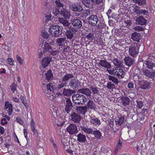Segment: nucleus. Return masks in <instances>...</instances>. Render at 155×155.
Wrapping results in <instances>:
<instances>
[{
  "label": "nucleus",
  "mask_w": 155,
  "mask_h": 155,
  "mask_svg": "<svg viewBox=\"0 0 155 155\" xmlns=\"http://www.w3.org/2000/svg\"><path fill=\"white\" fill-rule=\"evenodd\" d=\"M59 22L63 25L65 28L67 29L65 32V35L68 38L71 39L73 37V33L72 31L73 28L72 27L69 26L70 24L66 20L64 19L63 18H59Z\"/></svg>",
  "instance_id": "nucleus-1"
},
{
  "label": "nucleus",
  "mask_w": 155,
  "mask_h": 155,
  "mask_svg": "<svg viewBox=\"0 0 155 155\" xmlns=\"http://www.w3.org/2000/svg\"><path fill=\"white\" fill-rule=\"evenodd\" d=\"M61 28L57 25L51 26L49 29V31L51 35L55 37H59L62 35Z\"/></svg>",
  "instance_id": "nucleus-2"
},
{
  "label": "nucleus",
  "mask_w": 155,
  "mask_h": 155,
  "mask_svg": "<svg viewBox=\"0 0 155 155\" xmlns=\"http://www.w3.org/2000/svg\"><path fill=\"white\" fill-rule=\"evenodd\" d=\"M80 128L86 134H93L95 137L97 139H100L101 137V134L99 130H93L91 128H87L85 126L80 125Z\"/></svg>",
  "instance_id": "nucleus-3"
},
{
  "label": "nucleus",
  "mask_w": 155,
  "mask_h": 155,
  "mask_svg": "<svg viewBox=\"0 0 155 155\" xmlns=\"http://www.w3.org/2000/svg\"><path fill=\"white\" fill-rule=\"evenodd\" d=\"M139 52V48L137 44L136 43H134L129 48V54L133 57H136Z\"/></svg>",
  "instance_id": "nucleus-4"
},
{
  "label": "nucleus",
  "mask_w": 155,
  "mask_h": 155,
  "mask_svg": "<svg viewBox=\"0 0 155 155\" xmlns=\"http://www.w3.org/2000/svg\"><path fill=\"white\" fill-rule=\"evenodd\" d=\"M81 83L77 79H71L69 81L68 85L74 89L81 87Z\"/></svg>",
  "instance_id": "nucleus-5"
},
{
  "label": "nucleus",
  "mask_w": 155,
  "mask_h": 155,
  "mask_svg": "<svg viewBox=\"0 0 155 155\" xmlns=\"http://www.w3.org/2000/svg\"><path fill=\"white\" fill-rule=\"evenodd\" d=\"M75 110L77 112L81 115H84L86 113L87 111V107L86 106H76Z\"/></svg>",
  "instance_id": "nucleus-6"
},
{
  "label": "nucleus",
  "mask_w": 155,
  "mask_h": 155,
  "mask_svg": "<svg viewBox=\"0 0 155 155\" xmlns=\"http://www.w3.org/2000/svg\"><path fill=\"white\" fill-rule=\"evenodd\" d=\"M51 58L48 57L45 58L43 59L41 61L42 66L41 67V71L42 72L44 73L45 72V70H43V69H44L48 66L51 61Z\"/></svg>",
  "instance_id": "nucleus-7"
},
{
  "label": "nucleus",
  "mask_w": 155,
  "mask_h": 155,
  "mask_svg": "<svg viewBox=\"0 0 155 155\" xmlns=\"http://www.w3.org/2000/svg\"><path fill=\"white\" fill-rule=\"evenodd\" d=\"M70 115L72 121L76 123H79L82 118L80 115L74 112L71 113Z\"/></svg>",
  "instance_id": "nucleus-8"
},
{
  "label": "nucleus",
  "mask_w": 155,
  "mask_h": 155,
  "mask_svg": "<svg viewBox=\"0 0 155 155\" xmlns=\"http://www.w3.org/2000/svg\"><path fill=\"white\" fill-rule=\"evenodd\" d=\"M66 101V104L65 105V110L67 114L70 115V112L73 111V106L71 101L69 98H67Z\"/></svg>",
  "instance_id": "nucleus-9"
},
{
  "label": "nucleus",
  "mask_w": 155,
  "mask_h": 155,
  "mask_svg": "<svg viewBox=\"0 0 155 155\" xmlns=\"http://www.w3.org/2000/svg\"><path fill=\"white\" fill-rule=\"evenodd\" d=\"M68 132L71 134L77 133L78 130L76 125L74 124H71L67 128Z\"/></svg>",
  "instance_id": "nucleus-10"
},
{
  "label": "nucleus",
  "mask_w": 155,
  "mask_h": 155,
  "mask_svg": "<svg viewBox=\"0 0 155 155\" xmlns=\"http://www.w3.org/2000/svg\"><path fill=\"white\" fill-rule=\"evenodd\" d=\"M122 68L116 67L115 69L114 74L119 78H122L124 76L125 73L124 72L123 69Z\"/></svg>",
  "instance_id": "nucleus-11"
},
{
  "label": "nucleus",
  "mask_w": 155,
  "mask_h": 155,
  "mask_svg": "<svg viewBox=\"0 0 155 155\" xmlns=\"http://www.w3.org/2000/svg\"><path fill=\"white\" fill-rule=\"evenodd\" d=\"M98 19L97 16L93 15L89 17V23L93 26H95L97 24Z\"/></svg>",
  "instance_id": "nucleus-12"
},
{
  "label": "nucleus",
  "mask_w": 155,
  "mask_h": 155,
  "mask_svg": "<svg viewBox=\"0 0 155 155\" xmlns=\"http://www.w3.org/2000/svg\"><path fill=\"white\" fill-rule=\"evenodd\" d=\"M5 109L7 110L8 114L10 115L13 111V107L12 104L8 101H6L5 103Z\"/></svg>",
  "instance_id": "nucleus-13"
},
{
  "label": "nucleus",
  "mask_w": 155,
  "mask_h": 155,
  "mask_svg": "<svg viewBox=\"0 0 155 155\" xmlns=\"http://www.w3.org/2000/svg\"><path fill=\"white\" fill-rule=\"evenodd\" d=\"M112 61L114 65L117 66L116 67L122 68H124V62L122 61L118 60L117 58H115L112 60Z\"/></svg>",
  "instance_id": "nucleus-14"
},
{
  "label": "nucleus",
  "mask_w": 155,
  "mask_h": 155,
  "mask_svg": "<svg viewBox=\"0 0 155 155\" xmlns=\"http://www.w3.org/2000/svg\"><path fill=\"white\" fill-rule=\"evenodd\" d=\"M53 45V43L51 42L50 43H48L47 42H45L42 48L44 49L45 51L49 52L50 51H52L53 47L52 45Z\"/></svg>",
  "instance_id": "nucleus-15"
},
{
  "label": "nucleus",
  "mask_w": 155,
  "mask_h": 155,
  "mask_svg": "<svg viewBox=\"0 0 155 155\" xmlns=\"http://www.w3.org/2000/svg\"><path fill=\"white\" fill-rule=\"evenodd\" d=\"M99 66H101L107 69H110L111 67V65L108 62L104 60H101L99 61L98 63Z\"/></svg>",
  "instance_id": "nucleus-16"
},
{
  "label": "nucleus",
  "mask_w": 155,
  "mask_h": 155,
  "mask_svg": "<svg viewBox=\"0 0 155 155\" xmlns=\"http://www.w3.org/2000/svg\"><path fill=\"white\" fill-rule=\"evenodd\" d=\"M77 140L81 143H84L86 141V136L84 134L83 132L80 133L77 136Z\"/></svg>",
  "instance_id": "nucleus-17"
},
{
  "label": "nucleus",
  "mask_w": 155,
  "mask_h": 155,
  "mask_svg": "<svg viewBox=\"0 0 155 155\" xmlns=\"http://www.w3.org/2000/svg\"><path fill=\"white\" fill-rule=\"evenodd\" d=\"M70 8L74 12H81L83 10L82 7L80 6L76 5L74 4H72L69 5Z\"/></svg>",
  "instance_id": "nucleus-18"
},
{
  "label": "nucleus",
  "mask_w": 155,
  "mask_h": 155,
  "mask_svg": "<svg viewBox=\"0 0 155 155\" xmlns=\"http://www.w3.org/2000/svg\"><path fill=\"white\" fill-rule=\"evenodd\" d=\"M61 14L66 19H69L70 17V13L66 8H63L61 11Z\"/></svg>",
  "instance_id": "nucleus-19"
},
{
  "label": "nucleus",
  "mask_w": 155,
  "mask_h": 155,
  "mask_svg": "<svg viewBox=\"0 0 155 155\" xmlns=\"http://www.w3.org/2000/svg\"><path fill=\"white\" fill-rule=\"evenodd\" d=\"M130 100L128 97H121L119 101V102L124 106L129 104Z\"/></svg>",
  "instance_id": "nucleus-20"
},
{
  "label": "nucleus",
  "mask_w": 155,
  "mask_h": 155,
  "mask_svg": "<svg viewBox=\"0 0 155 155\" xmlns=\"http://www.w3.org/2000/svg\"><path fill=\"white\" fill-rule=\"evenodd\" d=\"M35 124L33 121V119H32L30 124L31 130L33 132V134L35 135V136L36 137H38V133L37 130L35 128Z\"/></svg>",
  "instance_id": "nucleus-21"
},
{
  "label": "nucleus",
  "mask_w": 155,
  "mask_h": 155,
  "mask_svg": "<svg viewBox=\"0 0 155 155\" xmlns=\"http://www.w3.org/2000/svg\"><path fill=\"white\" fill-rule=\"evenodd\" d=\"M79 93H81L85 94L86 96H91V90L88 88L82 89L78 90Z\"/></svg>",
  "instance_id": "nucleus-22"
},
{
  "label": "nucleus",
  "mask_w": 155,
  "mask_h": 155,
  "mask_svg": "<svg viewBox=\"0 0 155 155\" xmlns=\"http://www.w3.org/2000/svg\"><path fill=\"white\" fill-rule=\"evenodd\" d=\"M66 38H58L56 40V43L58 46H63L66 42Z\"/></svg>",
  "instance_id": "nucleus-23"
},
{
  "label": "nucleus",
  "mask_w": 155,
  "mask_h": 155,
  "mask_svg": "<svg viewBox=\"0 0 155 155\" xmlns=\"http://www.w3.org/2000/svg\"><path fill=\"white\" fill-rule=\"evenodd\" d=\"M90 123L95 125L99 126L101 124L100 120L95 117H91L90 120Z\"/></svg>",
  "instance_id": "nucleus-24"
},
{
  "label": "nucleus",
  "mask_w": 155,
  "mask_h": 155,
  "mask_svg": "<svg viewBox=\"0 0 155 155\" xmlns=\"http://www.w3.org/2000/svg\"><path fill=\"white\" fill-rule=\"evenodd\" d=\"M131 38L134 41L138 42L140 39V34L134 32L131 35Z\"/></svg>",
  "instance_id": "nucleus-25"
},
{
  "label": "nucleus",
  "mask_w": 155,
  "mask_h": 155,
  "mask_svg": "<svg viewBox=\"0 0 155 155\" xmlns=\"http://www.w3.org/2000/svg\"><path fill=\"white\" fill-rule=\"evenodd\" d=\"M73 25L76 28H80L82 26L81 21L78 19L74 20L72 23Z\"/></svg>",
  "instance_id": "nucleus-26"
},
{
  "label": "nucleus",
  "mask_w": 155,
  "mask_h": 155,
  "mask_svg": "<svg viewBox=\"0 0 155 155\" xmlns=\"http://www.w3.org/2000/svg\"><path fill=\"white\" fill-rule=\"evenodd\" d=\"M124 61L126 64L129 66H131L134 62V60L131 59L129 57H125Z\"/></svg>",
  "instance_id": "nucleus-27"
},
{
  "label": "nucleus",
  "mask_w": 155,
  "mask_h": 155,
  "mask_svg": "<svg viewBox=\"0 0 155 155\" xmlns=\"http://www.w3.org/2000/svg\"><path fill=\"white\" fill-rule=\"evenodd\" d=\"M75 93V91L70 89H64L63 91V93L64 96H69L74 93Z\"/></svg>",
  "instance_id": "nucleus-28"
},
{
  "label": "nucleus",
  "mask_w": 155,
  "mask_h": 155,
  "mask_svg": "<svg viewBox=\"0 0 155 155\" xmlns=\"http://www.w3.org/2000/svg\"><path fill=\"white\" fill-rule=\"evenodd\" d=\"M136 23L137 24L140 25H145V19L142 16H140L137 18L136 20Z\"/></svg>",
  "instance_id": "nucleus-29"
},
{
  "label": "nucleus",
  "mask_w": 155,
  "mask_h": 155,
  "mask_svg": "<svg viewBox=\"0 0 155 155\" xmlns=\"http://www.w3.org/2000/svg\"><path fill=\"white\" fill-rule=\"evenodd\" d=\"M74 77L73 74H67L64 75L62 78V81L63 82H66L68 80Z\"/></svg>",
  "instance_id": "nucleus-30"
},
{
  "label": "nucleus",
  "mask_w": 155,
  "mask_h": 155,
  "mask_svg": "<svg viewBox=\"0 0 155 155\" xmlns=\"http://www.w3.org/2000/svg\"><path fill=\"white\" fill-rule=\"evenodd\" d=\"M82 2L87 8H92L93 7V5L91 2L90 0H83Z\"/></svg>",
  "instance_id": "nucleus-31"
},
{
  "label": "nucleus",
  "mask_w": 155,
  "mask_h": 155,
  "mask_svg": "<svg viewBox=\"0 0 155 155\" xmlns=\"http://www.w3.org/2000/svg\"><path fill=\"white\" fill-rule=\"evenodd\" d=\"M46 78L48 80L51 79L53 78V75L51 70H49L45 74Z\"/></svg>",
  "instance_id": "nucleus-32"
},
{
  "label": "nucleus",
  "mask_w": 155,
  "mask_h": 155,
  "mask_svg": "<svg viewBox=\"0 0 155 155\" xmlns=\"http://www.w3.org/2000/svg\"><path fill=\"white\" fill-rule=\"evenodd\" d=\"M108 78L109 80L111 81L116 84H117L119 82L118 79L114 76L109 75L108 76Z\"/></svg>",
  "instance_id": "nucleus-33"
},
{
  "label": "nucleus",
  "mask_w": 155,
  "mask_h": 155,
  "mask_svg": "<svg viewBox=\"0 0 155 155\" xmlns=\"http://www.w3.org/2000/svg\"><path fill=\"white\" fill-rule=\"evenodd\" d=\"M124 118L123 117H118V119L117 120V124L119 126H121L124 121Z\"/></svg>",
  "instance_id": "nucleus-34"
},
{
  "label": "nucleus",
  "mask_w": 155,
  "mask_h": 155,
  "mask_svg": "<svg viewBox=\"0 0 155 155\" xmlns=\"http://www.w3.org/2000/svg\"><path fill=\"white\" fill-rule=\"evenodd\" d=\"M115 85L112 84L111 82H108L107 84V87L109 90H113L115 88Z\"/></svg>",
  "instance_id": "nucleus-35"
},
{
  "label": "nucleus",
  "mask_w": 155,
  "mask_h": 155,
  "mask_svg": "<svg viewBox=\"0 0 155 155\" xmlns=\"http://www.w3.org/2000/svg\"><path fill=\"white\" fill-rule=\"evenodd\" d=\"M122 143L121 141L120 140H119L118 142L117 143L116 146L115 148V150L116 151H117L119 149H120L122 147Z\"/></svg>",
  "instance_id": "nucleus-36"
},
{
  "label": "nucleus",
  "mask_w": 155,
  "mask_h": 155,
  "mask_svg": "<svg viewBox=\"0 0 155 155\" xmlns=\"http://www.w3.org/2000/svg\"><path fill=\"white\" fill-rule=\"evenodd\" d=\"M16 87L17 85L15 83H14L12 84L10 86L11 90L13 93L15 91H16Z\"/></svg>",
  "instance_id": "nucleus-37"
},
{
  "label": "nucleus",
  "mask_w": 155,
  "mask_h": 155,
  "mask_svg": "<svg viewBox=\"0 0 155 155\" xmlns=\"http://www.w3.org/2000/svg\"><path fill=\"white\" fill-rule=\"evenodd\" d=\"M73 101L76 104H80V99L81 97H72Z\"/></svg>",
  "instance_id": "nucleus-38"
},
{
  "label": "nucleus",
  "mask_w": 155,
  "mask_h": 155,
  "mask_svg": "<svg viewBox=\"0 0 155 155\" xmlns=\"http://www.w3.org/2000/svg\"><path fill=\"white\" fill-rule=\"evenodd\" d=\"M139 87L140 88L144 89L145 88V82L144 81H140L139 83Z\"/></svg>",
  "instance_id": "nucleus-39"
},
{
  "label": "nucleus",
  "mask_w": 155,
  "mask_h": 155,
  "mask_svg": "<svg viewBox=\"0 0 155 155\" xmlns=\"http://www.w3.org/2000/svg\"><path fill=\"white\" fill-rule=\"evenodd\" d=\"M16 57L17 61L20 64L22 65L23 63V61L22 59L18 55H16Z\"/></svg>",
  "instance_id": "nucleus-40"
},
{
  "label": "nucleus",
  "mask_w": 155,
  "mask_h": 155,
  "mask_svg": "<svg viewBox=\"0 0 155 155\" xmlns=\"http://www.w3.org/2000/svg\"><path fill=\"white\" fill-rule=\"evenodd\" d=\"M8 64L10 65L13 66L14 65L15 61L13 59L11 58H8L7 59Z\"/></svg>",
  "instance_id": "nucleus-41"
},
{
  "label": "nucleus",
  "mask_w": 155,
  "mask_h": 155,
  "mask_svg": "<svg viewBox=\"0 0 155 155\" xmlns=\"http://www.w3.org/2000/svg\"><path fill=\"white\" fill-rule=\"evenodd\" d=\"M55 3L56 5V6L58 8L62 7L63 8L64 5L63 4L61 3V2L59 0H56L55 1Z\"/></svg>",
  "instance_id": "nucleus-42"
},
{
  "label": "nucleus",
  "mask_w": 155,
  "mask_h": 155,
  "mask_svg": "<svg viewBox=\"0 0 155 155\" xmlns=\"http://www.w3.org/2000/svg\"><path fill=\"white\" fill-rule=\"evenodd\" d=\"M22 103L25 105L26 108H28L29 106L28 104H27V100L26 99L25 97H23L22 99H21Z\"/></svg>",
  "instance_id": "nucleus-43"
},
{
  "label": "nucleus",
  "mask_w": 155,
  "mask_h": 155,
  "mask_svg": "<svg viewBox=\"0 0 155 155\" xmlns=\"http://www.w3.org/2000/svg\"><path fill=\"white\" fill-rule=\"evenodd\" d=\"M47 88L48 90L50 91H52L54 89V87L52 84H48L47 85Z\"/></svg>",
  "instance_id": "nucleus-44"
},
{
  "label": "nucleus",
  "mask_w": 155,
  "mask_h": 155,
  "mask_svg": "<svg viewBox=\"0 0 155 155\" xmlns=\"http://www.w3.org/2000/svg\"><path fill=\"white\" fill-rule=\"evenodd\" d=\"M60 11L59 9L58 8H55L52 11V13L55 15L56 16L58 14H59Z\"/></svg>",
  "instance_id": "nucleus-45"
},
{
  "label": "nucleus",
  "mask_w": 155,
  "mask_h": 155,
  "mask_svg": "<svg viewBox=\"0 0 155 155\" xmlns=\"http://www.w3.org/2000/svg\"><path fill=\"white\" fill-rule=\"evenodd\" d=\"M145 143H143L141 144V145L139 147V149H140L141 150V153H142V152L144 153L145 152Z\"/></svg>",
  "instance_id": "nucleus-46"
},
{
  "label": "nucleus",
  "mask_w": 155,
  "mask_h": 155,
  "mask_svg": "<svg viewBox=\"0 0 155 155\" xmlns=\"http://www.w3.org/2000/svg\"><path fill=\"white\" fill-rule=\"evenodd\" d=\"M51 10H50V11H49V13H48L47 14H46L45 15V17L46 18V20L47 21H48L50 20L51 19Z\"/></svg>",
  "instance_id": "nucleus-47"
},
{
  "label": "nucleus",
  "mask_w": 155,
  "mask_h": 155,
  "mask_svg": "<svg viewBox=\"0 0 155 155\" xmlns=\"http://www.w3.org/2000/svg\"><path fill=\"white\" fill-rule=\"evenodd\" d=\"M93 35V33H89L86 35L85 38H87L88 40H91L92 39Z\"/></svg>",
  "instance_id": "nucleus-48"
},
{
  "label": "nucleus",
  "mask_w": 155,
  "mask_h": 155,
  "mask_svg": "<svg viewBox=\"0 0 155 155\" xmlns=\"http://www.w3.org/2000/svg\"><path fill=\"white\" fill-rule=\"evenodd\" d=\"M135 2L139 5H143L145 2L144 0H135Z\"/></svg>",
  "instance_id": "nucleus-49"
},
{
  "label": "nucleus",
  "mask_w": 155,
  "mask_h": 155,
  "mask_svg": "<svg viewBox=\"0 0 155 155\" xmlns=\"http://www.w3.org/2000/svg\"><path fill=\"white\" fill-rule=\"evenodd\" d=\"M94 3L97 4H100L101 3L103 0H91Z\"/></svg>",
  "instance_id": "nucleus-50"
},
{
  "label": "nucleus",
  "mask_w": 155,
  "mask_h": 155,
  "mask_svg": "<svg viewBox=\"0 0 155 155\" xmlns=\"http://www.w3.org/2000/svg\"><path fill=\"white\" fill-rule=\"evenodd\" d=\"M93 103L92 101H89L88 102L87 104V108L90 109H91L93 107Z\"/></svg>",
  "instance_id": "nucleus-51"
},
{
  "label": "nucleus",
  "mask_w": 155,
  "mask_h": 155,
  "mask_svg": "<svg viewBox=\"0 0 155 155\" xmlns=\"http://www.w3.org/2000/svg\"><path fill=\"white\" fill-rule=\"evenodd\" d=\"M90 14V11L89 9H87L85 11H84L83 15L85 16H87Z\"/></svg>",
  "instance_id": "nucleus-52"
},
{
  "label": "nucleus",
  "mask_w": 155,
  "mask_h": 155,
  "mask_svg": "<svg viewBox=\"0 0 155 155\" xmlns=\"http://www.w3.org/2000/svg\"><path fill=\"white\" fill-rule=\"evenodd\" d=\"M90 88L94 94H97L98 91L96 87H91Z\"/></svg>",
  "instance_id": "nucleus-53"
},
{
  "label": "nucleus",
  "mask_w": 155,
  "mask_h": 155,
  "mask_svg": "<svg viewBox=\"0 0 155 155\" xmlns=\"http://www.w3.org/2000/svg\"><path fill=\"white\" fill-rule=\"evenodd\" d=\"M62 82L60 84L58 85V87L59 88H61V87H63L66 86L67 83L65 82Z\"/></svg>",
  "instance_id": "nucleus-54"
},
{
  "label": "nucleus",
  "mask_w": 155,
  "mask_h": 155,
  "mask_svg": "<svg viewBox=\"0 0 155 155\" xmlns=\"http://www.w3.org/2000/svg\"><path fill=\"white\" fill-rule=\"evenodd\" d=\"M1 124L2 125H4L5 124H7L8 122L6 121V118H3L2 119L1 121Z\"/></svg>",
  "instance_id": "nucleus-55"
},
{
  "label": "nucleus",
  "mask_w": 155,
  "mask_h": 155,
  "mask_svg": "<svg viewBox=\"0 0 155 155\" xmlns=\"http://www.w3.org/2000/svg\"><path fill=\"white\" fill-rule=\"evenodd\" d=\"M53 49H52V51H50L49 52H50L51 54L53 55H56L58 53V51L57 50L53 51Z\"/></svg>",
  "instance_id": "nucleus-56"
},
{
  "label": "nucleus",
  "mask_w": 155,
  "mask_h": 155,
  "mask_svg": "<svg viewBox=\"0 0 155 155\" xmlns=\"http://www.w3.org/2000/svg\"><path fill=\"white\" fill-rule=\"evenodd\" d=\"M134 29L135 30L141 31L143 30V28L141 26H136L134 27Z\"/></svg>",
  "instance_id": "nucleus-57"
},
{
  "label": "nucleus",
  "mask_w": 155,
  "mask_h": 155,
  "mask_svg": "<svg viewBox=\"0 0 155 155\" xmlns=\"http://www.w3.org/2000/svg\"><path fill=\"white\" fill-rule=\"evenodd\" d=\"M127 87L129 88H133L134 87L133 83L131 82L129 83L128 84Z\"/></svg>",
  "instance_id": "nucleus-58"
},
{
  "label": "nucleus",
  "mask_w": 155,
  "mask_h": 155,
  "mask_svg": "<svg viewBox=\"0 0 155 155\" xmlns=\"http://www.w3.org/2000/svg\"><path fill=\"white\" fill-rule=\"evenodd\" d=\"M17 122L19 123L20 124H21L22 123V121L21 120V118L19 117H18L16 118Z\"/></svg>",
  "instance_id": "nucleus-59"
},
{
  "label": "nucleus",
  "mask_w": 155,
  "mask_h": 155,
  "mask_svg": "<svg viewBox=\"0 0 155 155\" xmlns=\"http://www.w3.org/2000/svg\"><path fill=\"white\" fill-rule=\"evenodd\" d=\"M53 146L54 148V149L55 150V152L56 153H57L58 151V149L57 147L56 144L55 143H54L53 144Z\"/></svg>",
  "instance_id": "nucleus-60"
},
{
  "label": "nucleus",
  "mask_w": 155,
  "mask_h": 155,
  "mask_svg": "<svg viewBox=\"0 0 155 155\" xmlns=\"http://www.w3.org/2000/svg\"><path fill=\"white\" fill-rule=\"evenodd\" d=\"M4 128L2 126H0V133L1 134H3L4 133Z\"/></svg>",
  "instance_id": "nucleus-61"
},
{
  "label": "nucleus",
  "mask_w": 155,
  "mask_h": 155,
  "mask_svg": "<svg viewBox=\"0 0 155 155\" xmlns=\"http://www.w3.org/2000/svg\"><path fill=\"white\" fill-rule=\"evenodd\" d=\"M113 120L112 121V120H109L108 121V123L110 124V127H113L114 122Z\"/></svg>",
  "instance_id": "nucleus-62"
},
{
  "label": "nucleus",
  "mask_w": 155,
  "mask_h": 155,
  "mask_svg": "<svg viewBox=\"0 0 155 155\" xmlns=\"http://www.w3.org/2000/svg\"><path fill=\"white\" fill-rule=\"evenodd\" d=\"M107 71H108L109 73L110 74H114V72H115V70L113 69L112 70H111L107 69Z\"/></svg>",
  "instance_id": "nucleus-63"
},
{
  "label": "nucleus",
  "mask_w": 155,
  "mask_h": 155,
  "mask_svg": "<svg viewBox=\"0 0 155 155\" xmlns=\"http://www.w3.org/2000/svg\"><path fill=\"white\" fill-rule=\"evenodd\" d=\"M44 54V52L43 51H40L39 52L38 54V57L40 58H41L42 57Z\"/></svg>",
  "instance_id": "nucleus-64"
}]
</instances>
